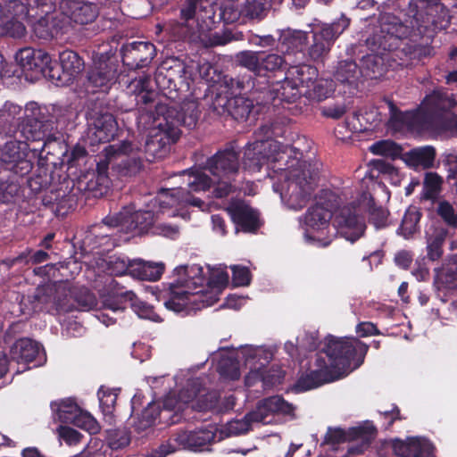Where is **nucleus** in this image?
Here are the masks:
<instances>
[{
	"mask_svg": "<svg viewBox=\"0 0 457 457\" xmlns=\"http://www.w3.org/2000/svg\"><path fill=\"white\" fill-rule=\"evenodd\" d=\"M288 128L281 122L265 124L259 129V137L248 144L244 151L243 165L245 170L260 171L264 164L284 178L281 199L288 208L301 210L309 202L319 178V163L310 162L292 155L288 144L278 140L285 137Z\"/></svg>",
	"mask_w": 457,
	"mask_h": 457,
	"instance_id": "f257e3e1",
	"label": "nucleus"
},
{
	"mask_svg": "<svg viewBox=\"0 0 457 457\" xmlns=\"http://www.w3.org/2000/svg\"><path fill=\"white\" fill-rule=\"evenodd\" d=\"M368 350L369 345L356 337L328 335L325 347L317 354V369L301 376L296 386L307 391L345 377L364 362Z\"/></svg>",
	"mask_w": 457,
	"mask_h": 457,
	"instance_id": "f03ea898",
	"label": "nucleus"
},
{
	"mask_svg": "<svg viewBox=\"0 0 457 457\" xmlns=\"http://www.w3.org/2000/svg\"><path fill=\"white\" fill-rule=\"evenodd\" d=\"M411 16L402 21L395 15L382 18L380 30L374 36L378 49L390 51L398 46L399 38L426 33L428 38L446 29L451 24L449 10L438 0H415L411 3Z\"/></svg>",
	"mask_w": 457,
	"mask_h": 457,
	"instance_id": "7ed1b4c3",
	"label": "nucleus"
},
{
	"mask_svg": "<svg viewBox=\"0 0 457 457\" xmlns=\"http://www.w3.org/2000/svg\"><path fill=\"white\" fill-rule=\"evenodd\" d=\"M240 148L237 141L228 142L223 148L208 157L204 169L215 179H212L202 170H187V186L189 192L207 191L212 187L215 198H225L237 190L235 184L240 170Z\"/></svg>",
	"mask_w": 457,
	"mask_h": 457,
	"instance_id": "20e7f679",
	"label": "nucleus"
},
{
	"mask_svg": "<svg viewBox=\"0 0 457 457\" xmlns=\"http://www.w3.org/2000/svg\"><path fill=\"white\" fill-rule=\"evenodd\" d=\"M179 278L172 282L164 284L162 297L167 309L175 312L185 311L194 297L204 291V285L225 286L228 283V275L226 271L217 273L209 281L204 276L203 267L198 264L191 266L182 265L175 268Z\"/></svg>",
	"mask_w": 457,
	"mask_h": 457,
	"instance_id": "39448f33",
	"label": "nucleus"
},
{
	"mask_svg": "<svg viewBox=\"0 0 457 457\" xmlns=\"http://www.w3.org/2000/svg\"><path fill=\"white\" fill-rule=\"evenodd\" d=\"M456 105L453 94L442 87L436 88L426 96L412 119L423 129L457 132V114L452 112Z\"/></svg>",
	"mask_w": 457,
	"mask_h": 457,
	"instance_id": "423d86ee",
	"label": "nucleus"
},
{
	"mask_svg": "<svg viewBox=\"0 0 457 457\" xmlns=\"http://www.w3.org/2000/svg\"><path fill=\"white\" fill-rule=\"evenodd\" d=\"M138 122L152 126L153 129L146 137L144 145L145 160L154 162L158 159L164 158L170 150V145L175 144L180 137V129L176 127V120L165 122L161 120L160 116L154 111H140Z\"/></svg>",
	"mask_w": 457,
	"mask_h": 457,
	"instance_id": "0eeeda50",
	"label": "nucleus"
},
{
	"mask_svg": "<svg viewBox=\"0 0 457 457\" xmlns=\"http://www.w3.org/2000/svg\"><path fill=\"white\" fill-rule=\"evenodd\" d=\"M215 439L214 430L201 427L191 431H182L171 436L167 441L154 449L150 457H167L174 453L181 447L202 448L211 444Z\"/></svg>",
	"mask_w": 457,
	"mask_h": 457,
	"instance_id": "6e6552de",
	"label": "nucleus"
},
{
	"mask_svg": "<svg viewBox=\"0 0 457 457\" xmlns=\"http://www.w3.org/2000/svg\"><path fill=\"white\" fill-rule=\"evenodd\" d=\"M88 137L91 144L110 142L118 131V123L113 114L96 104L87 107L86 112Z\"/></svg>",
	"mask_w": 457,
	"mask_h": 457,
	"instance_id": "1a4fd4ad",
	"label": "nucleus"
},
{
	"mask_svg": "<svg viewBox=\"0 0 457 457\" xmlns=\"http://www.w3.org/2000/svg\"><path fill=\"white\" fill-rule=\"evenodd\" d=\"M33 169L30 149L26 141L8 140L0 148V170L27 176Z\"/></svg>",
	"mask_w": 457,
	"mask_h": 457,
	"instance_id": "9d476101",
	"label": "nucleus"
},
{
	"mask_svg": "<svg viewBox=\"0 0 457 457\" xmlns=\"http://www.w3.org/2000/svg\"><path fill=\"white\" fill-rule=\"evenodd\" d=\"M2 12L4 25L11 30L12 25L19 23L25 29L23 21L36 19L39 14V10L45 12L54 11L55 4L54 0H9L3 5Z\"/></svg>",
	"mask_w": 457,
	"mask_h": 457,
	"instance_id": "9b49d317",
	"label": "nucleus"
},
{
	"mask_svg": "<svg viewBox=\"0 0 457 457\" xmlns=\"http://www.w3.org/2000/svg\"><path fill=\"white\" fill-rule=\"evenodd\" d=\"M15 59L26 79L33 81L45 78L50 80L52 58L48 53L41 49L24 47L16 53Z\"/></svg>",
	"mask_w": 457,
	"mask_h": 457,
	"instance_id": "f8f14e48",
	"label": "nucleus"
},
{
	"mask_svg": "<svg viewBox=\"0 0 457 457\" xmlns=\"http://www.w3.org/2000/svg\"><path fill=\"white\" fill-rule=\"evenodd\" d=\"M187 65L177 57L165 59L154 74L155 84L164 95L179 91L187 82Z\"/></svg>",
	"mask_w": 457,
	"mask_h": 457,
	"instance_id": "ddd939ff",
	"label": "nucleus"
},
{
	"mask_svg": "<svg viewBox=\"0 0 457 457\" xmlns=\"http://www.w3.org/2000/svg\"><path fill=\"white\" fill-rule=\"evenodd\" d=\"M132 144L129 141H121L116 145H110L104 148V159L96 163V172L87 182V189L91 191L94 196H102L107 193L111 180L108 177L109 166L114 162L118 151H131Z\"/></svg>",
	"mask_w": 457,
	"mask_h": 457,
	"instance_id": "4468645a",
	"label": "nucleus"
},
{
	"mask_svg": "<svg viewBox=\"0 0 457 457\" xmlns=\"http://www.w3.org/2000/svg\"><path fill=\"white\" fill-rule=\"evenodd\" d=\"M104 221L111 226H120V231L131 233L133 236L149 232L153 234L156 223L154 212L148 210H139L133 213L120 212L106 216Z\"/></svg>",
	"mask_w": 457,
	"mask_h": 457,
	"instance_id": "2eb2a0df",
	"label": "nucleus"
},
{
	"mask_svg": "<svg viewBox=\"0 0 457 457\" xmlns=\"http://www.w3.org/2000/svg\"><path fill=\"white\" fill-rule=\"evenodd\" d=\"M59 62L52 60L50 81L57 87L68 86L73 83L76 77L85 68V62L73 50L66 49L60 53Z\"/></svg>",
	"mask_w": 457,
	"mask_h": 457,
	"instance_id": "dca6fc26",
	"label": "nucleus"
},
{
	"mask_svg": "<svg viewBox=\"0 0 457 457\" xmlns=\"http://www.w3.org/2000/svg\"><path fill=\"white\" fill-rule=\"evenodd\" d=\"M109 294L113 299H107L105 306L114 312L125 310L127 305L140 318L150 319L154 312L152 306L140 301L133 291L126 290L114 279L110 283Z\"/></svg>",
	"mask_w": 457,
	"mask_h": 457,
	"instance_id": "f3484780",
	"label": "nucleus"
},
{
	"mask_svg": "<svg viewBox=\"0 0 457 457\" xmlns=\"http://www.w3.org/2000/svg\"><path fill=\"white\" fill-rule=\"evenodd\" d=\"M120 54L123 65L136 71L151 64L156 56V48L148 41H133L123 44Z\"/></svg>",
	"mask_w": 457,
	"mask_h": 457,
	"instance_id": "a211bd4d",
	"label": "nucleus"
},
{
	"mask_svg": "<svg viewBox=\"0 0 457 457\" xmlns=\"http://www.w3.org/2000/svg\"><path fill=\"white\" fill-rule=\"evenodd\" d=\"M80 195L79 187L62 185L44 195L42 204L56 216L64 217L76 208Z\"/></svg>",
	"mask_w": 457,
	"mask_h": 457,
	"instance_id": "6ab92c4d",
	"label": "nucleus"
},
{
	"mask_svg": "<svg viewBox=\"0 0 457 457\" xmlns=\"http://www.w3.org/2000/svg\"><path fill=\"white\" fill-rule=\"evenodd\" d=\"M156 115L160 116L161 120L165 122V120H176V127L184 126L188 129L195 128L200 117V110L198 104L195 101L184 102L180 107V111L174 108H169L167 104L156 103L154 104V111Z\"/></svg>",
	"mask_w": 457,
	"mask_h": 457,
	"instance_id": "aec40b11",
	"label": "nucleus"
},
{
	"mask_svg": "<svg viewBox=\"0 0 457 457\" xmlns=\"http://www.w3.org/2000/svg\"><path fill=\"white\" fill-rule=\"evenodd\" d=\"M237 231L255 234L262 226L260 212L243 200H232L226 207Z\"/></svg>",
	"mask_w": 457,
	"mask_h": 457,
	"instance_id": "412c9836",
	"label": "nucleus"
},
{
	"mask_svg": "<svg viewBox=\"0 0 457 457\" xmlns=\"http://www.w3.org/2000/svg\"><path fill=\"white\" fill-rule=\"evenodd\" d=\"M350 25V20L342 16L338 21L325 25L312 35L313 44L309 49V54L313 60H319L330 50L336 38Z\"/></svg>",
	"mask_w": 457,
	"mask_h": 457,
	"instance_id": "4be33fe9",
	"label": "nucleus"
},
{
	"mask_svg": "<svg viewBox=\"0 0 457 457\" xmlns=\"http://www.w3.org/2000/svg\"><path fill=\"white\" fill-rule=\"evenodd\" d=\"M60 10L71 24L79 26L93 23L100 12L96 4L87 0H62Z\"/></svg>",
	"mask_w": 457,
	"mask_h": 457,
	"instance_id": "5701e85b",
	"label": "nucleus"
},
{
	"mask_svg": "<svg viewBox=\"0 0 457 457\" xmlns=\"http://www.w3.org/2000/svg\"><path fill=\"white\" fill-rule=\"evenodd\" d=\"M333 225L346 240L354 243L364 234L366 225L355 213V211L348 206H344L335 214Z\"/></svg>",
	"mask_w": 457,
	"mask_h": 457,
	"instance_id": "b1692460",
	"label": "nucleus"
},
{
	"mask_svg": "<svg viewBox=\"0 0 457 457\" xmlns=\"http://www.w3.org/2000/svg\"><path fill=\"white\" fill-rule=\"evenodd\" d=\"M11 358L18 363H31L37 367L46 359L43 349L38 343L30 338H21L11 347Z\"/></svg>",
	"mask_w": 457,
	"mask_h": 457,
	"instance_id": "393cba45",
	"label": "nucleus"
},
{
	"mask_svg": "<svg viewBox=\"0 0 457 457\" xmlns=\"http://www.w3.org/2000/svg\"><path fill=\"white\" fill-rule=\"evenodd\" d=\"M428 35L426 33H420V35H408L399 38L398 46L403 39H409V42L403 47V52L411 61H422L425 58H428L434 55V47L431 46L434 37H428ZM394 51V49H392ZM391 52V50L389 51Z\"/></svg>",
	"mask_w": 457,
	"mask_h": 457,
	"instance_id": "a878e982",
	"label": "nucleus"
},
{
	"mask_svg": "<svg viewBox=\"0 0 457 457\" xmlns=\"http://www.w3.org/2000/svg\"><path fill=\"white\" fill-rule=\"evenodd\" d=\"M393 451L400 457H435L434 446L420 437H408L406 441L395 439Z\"/></svg>",
	"mask_w": 457,
	"mask_h": 457,
	"instance_id": "bb28decb",
	"label": "nucleus"
},
{
	"mask_svg": "<svg viewBox=\"0 0 457 457\" xmlns=\"http://www.w3.org/2000/svg\"><path fill=\"white\" fill-rule=\"evenodd\" d=\"M299 87L286 77L282 81H278L269 91L270 104L278 106L284 104H295L301 97Z\"/></svg>",
	"mask_w": 457,
	"mask_h": 457,
	"instance_id": "cd10ccee",
	"label": "nucleus"
},
{
	"mask_svg": "<svg viewBox=\"0 0 457 457\" xmlns=\"http://www.w3.org/2000/svg\"><path fill=\"white\" fill-rule=\"evenodd\" d=\"M72 303H67L61 299L55 300V305L58 312H71L74 310L89 311L96 306V298L87 288L81 287L76 290L72 296Z\"/></svg>",
	"mask_w": 457,
	"mask_h": 457,
	"instance_id": "c85d7f7f",
	"label": "nucleus"
},
{
	"mask_svg": "<svg viewBox=\"0 0 457 457\" xmlns=\"http://www.w3.org/2000/svg\"><path fill=\"white\" fill-rule=\"evenodd\" d=\"M240 0H227L216 10L212 9V15L208 16L206 26L211 29L216 22L223 21L225 24L234 23L240 19L243 21V12Z\"/></svg>",
	"mask_w": 457,
	"mask_h": 457,
	"instance_id": "c756f323",
	"label": "nucleus"
},
{
	"mask_svg": "<svg viewBox=\"0 0 457 457\" xmlns=\"http://www.w3.org/2000/svg\"><path fill=\"white\" fill-rule=\"evenodd\" d=\"M86 87L87 91L108 92L113 86L110 80V74L102 72V63L99 62L96 52L93 54V64L87 71Z\"/></svg>",
	"mask_w": 457,
	"mask_h": 457,
	"instance_id": "7c9ffc66",
	"label": "nucleus"
},
{
	"mask_svg": "<svg viewBox=\"0 0 457 457\" xmlns=\"http://www.w3.org/2000/svg\"><path fill=\"white\" fill-rule=\"evenodd\" d=\"M129 151H118L112 163V171L120 179L134 177L143 169L140 157L128 155Z\"/></svg>",
	"mask_w": 457,
	"mask_h": 457,
	"instance_id": "2f4dec72",
	"label": "nucleus"
},
{
	"mask_svg": "<svg viewBox=\"0 0 457 457\" xmlns=\"http://www.w3.org/2000/svg\"><path fill=\"white\" fill-rule=\"evenodd\" d=\"M283 0H240L243 22L261 21L263 20L273 4H280Z\"/></svg>",
	"mask_w": 457,
	"mask_h": 457,
	"instance_id": "473e14b6",
	"label": "nucleus"
},
{
	"mask_svg": "<svg viewBox=\"0 0 457 457\" xmlns=\"http://www.w3.org/2000/svg\"><path fill=\"white\" fill-rule=\"evenodd\" d=\"M53 12H45L39 10L37 18L29 20L35 35L40 39L49 40L59 34L58 21L54 17Z\"/></svg>",
	"mask_w": 457,
	"mask_h": 457,
	"instance_id": "72a5a7b5",
	"label": "nucleus"
},
{
	"mask_svg": "<svg viewBox=\"0 0 457 457\" xmlns=\"http://www.w3.org/2000/svg\"><path fill=\"white\" fill-rule=\"evenodd\" d=\"M201 0H184L180 7V20L181 21H175L171 25V33L178 37L179 39H183L190 34V28L187 22L194 20L196 16V10L199 6Z\"/></svg>",
	"mask_w": 457,
	"mask_h": 457,
	"instance_id": "f704fd0d",
	"label": "nucleus"
},
{
	"mask_svg": "<svg viewBox=\"0 0 457 457\" xmlns=\"http://www.w3.org/2000/svg\"><path fill=\"white\" fill-rule=\"evenodd\" d=\"M133 93L137 96V104H143L138 109L139 115L142 110L153 111L148 109L147 106L154 104L157 93L152 89L151 77L149 75H143L138 79H135L130 84Z\"/></svg>",
	"mask_w": 457,
	"mask_h": 457,
	"instance_id": "c9c22d12",
	"label": "nucleus"
},
{
	"mask_svg": "<svg viewBox=\"0 0 457 457\" xmlns=\"http://www.w3.org/2000/svg\"><path fill=\"white\" fill-rule=\"evenodd\" d=\"M26 176H16L12 172L0 170V203L9 204L14 202L21 189Z\"/></svg>",
	"mask_w": 457,
	"mask_h": 457,
	"instance_id": "e433bc0d",
	"label": "nucleus"
},
{
	"mask_svg": "<svg viewBox=\"0 0 457 457\" xmlns=\"http://www.w3.org/2000/svg\"><path fill=\"white\" fill-rule=\"evenodd\" d=\"M436 155V149L431 145L417 147L406 153L405 162L415 170L419 168L428 170L434 167Z\"/></svg>",
	"mask_w": 457,
	"mask_h": 457,
	"instance_id": "4c0bfd02",
	"label": "nucleus"
},
{
	"mask_svg": "<svg viewBox=\"0 0 457 457\" xmlns=\"http://www.w3.org/2000/svg\"><path fill=\"white\" fill-rule=\"evenodd\" d=\"M319 72L316 67L300 63L297 65H291L286 71V78L290 79L298 87H311V84L317 79Z\"/></svg>",
	"mask_w": 457,
	"mask_h": 457,
	"instance_id": "58836bf2",
	"label": "nucleus"
},
{
	"mask_svg": "<svg viewBox=\"0 0 457 457\" xmlns=\"http://www.w3.org/2000/svg\"><path fill=\"white\" fill-rule=\"evenodd\" d=\"M131 276L140 280L156 281L160 279L163 271L162 263H154L141 260H133Z\"/></svg>",
	"mask_w": 457,
	"mask_h": 457,
	"instance_id": "ea45409f",
	"label": "nucleus"
},
{
	"mask_svg": "<svg viewBox=\"0 0 457 457\" xmlns=\"http://www.w3.org/2000/svg\"><path fill=\"white\" fill-rule=\"evenodd\" d=\"M279 41L287 53H303L308 44V34L302 30L287 29L284 31Z\"/></svg>",
	"mask_w": 457,
	"mask_h": 457,
	"instance_id": "a19ab883",
	"label": "nucleus"
},
{
	"mask_svg": "<svg viewBox=\"0 0 457 457\" xmlns=\"http://www.w3.org/2000/svg\"><path fill=\"white\" fill-rule=\"evenodd\" d=\"M361 75V69L352 59L338 62L333 73L335 79L343 84H353Z\"/></svg>",
	"mask_w": 457,
	"mask_h": 457,
	"instance_id": "79ce46f5",
	"label": "nucleus"
},
{
	"mask_svg": "<svg viewBox=\"0 0 457 457\" xmlns=\"http://www.w3.org/2000/svg\"><path fill=\"white\" fill-rule=\"evenodd\" d=\"M50 258L49 254L44 250L33 252L30 248H26L15 257H9L3 261V264L8 268L16 265L39 264L46 262Z\"/></svg>",
	"mask_w": 457,
	"mask_h": 457,
	"instance_id": "37998d69",
	"label": "nucleus"
},
{
	"mask_svg": "<svg viewBox=\"0 0 457 457\" xmlns=\"http://www.w3.org/2000/svg\"><path fill=\"white\" fill-rule=\"evenodd\" d=\"M436 280L445 288H457V253L449 258L440 269L436 270Z\"/></svg>",
	"mask_w": 457,
	"mask_h": 457,
	"instance_id": "c03bdc74",
	"label": "nucleus"
},
{
	"mask_svg": "<svg viewBox=\"0 0 457 457\" xmlns=\"http://www.w3.org/2000/svg\"><path fill=\"white\" fill-rule=\"evenodd\" d=\"M332 219L333 214L328 209L315 204L308 208L304 221L306 226L312 229H322L328 225Z\"/></svg>",
	"mask_w": 457,
	"mask_h": 457,
	"instance_id": "a18cd8bd",
	"label": "nucleus"
},
{
	"mask_svg": "<svg viewBox=\"0 0 457 457\" xmlns=\"http://www.w3.org/2000/svg\"><path fill=\"white\" fill-rule=\"evenodd\" d=\"M422 212L416 206H410L403 217L401 225L398 228V234L405 239L412 237V236L420 231V220Z\"/></svg>",
	"mask_w": 457,
	"mask_h": 457,
	"instance_id": "49530a36",
	"label": "nucleus"
},
{
	"mask_svg": "<svg viewBox=\"0 0 457 457\" xmlns=\"http://www.w3.org/2000/svg\"><path fill=\"white\" fill-rule=\"evenodd\" d=\"M51 410L54 419L62 423H70L76 419L80 407L71 399L62 400L61 402H52Z\"/></svg>",
	"mask_w": 457,
	"mask_h": 457,
	"instance_id": "de8ad7c7",
	"label": "nucleus"
},
{
	"mask_svg": "<svg viewBox=\"0 0 457 457\" xmlns=\"http://www.w3.org/2000/svg\"><path fill=\"white\" fill-rule=\"evenodd\" d=\"M96 54L99 62L102 63V72L106 75L110 74V80L114 85L121 72L116 52L109 47L106 51L96 52Z\"/></svg>",
	"mask_w": 457,
	"mask_h": 457,
	"instance_id": "09e8293b",
	"label": "nucleus"
},
{
	"mask_svg": "<svg viewBox=\"0 0 457 457\" xmlns=\"http://www.w3.org/2000/svg\"><path fill=\"white\" fill-rule=\"evenodd\" d=\"M249 91L260 93L262 95V101L264 104H270L269 91L271 90L275 83L271 82L270 77L265 72H254L248 75Z\"/></svg>",
	"mask_w": 457,
	"mask_h": 457,
	"instance_id": "8fccbe9b",
	"label": "nucleus"
},
{
	"mask_svg": "<svg viewBox=\"0 0 457 457\" xmlns=\"http://www.w3.org/2000/svg\"><path fill=\"white\" fill-rule=\"evenodd\" d=\"M335 91V84L332 79H317L312 81L311 87L305 91L307 97L318 102L328 98Z\"/></svg>",
	"mask_w": 457,
	"mask_h": 457,
	"instance_id": "3c124183",
	"label": "nucleus"
},
{
	"mask_svg": "<svg viewBox=\"0 0 457 457\" xmlns=\"http://www.w3.org/2000/svg\"><path fill=\"white\" fill-rule=\"evenodd\" d=\"M443 183L444 179L438 173L426 172L423 180L422 199L436 201L442 191Z\"/></svg>",
	"mask_w": 457,
	"mask_h": 457,
	"instance_id": "603ef678",
	"label": "nucleus"
},
{
	"mask_svg": "<svg viewBox=\"0 0 457 457\" xmlns=\"http://www.w3.org/2000/svg\"><path fill=\"white\" fill-rule=\"evenodd\" d=\"M100 409L106 420L112 422L115 411L118 394L115 390L101 386L97 392Z\"/></svg>",
	"mask_w": 457,
	"mask_h": 457,
	"instance_id": "864d4df0",
	"label": "nucleus"
},
{
	"mask_svg": "<svg viewBox=\"0 0 457 457\" xmlns=\"http://www.w3.org/2000/svg\"><path fill=\"white\" fill-rule=\"evenodd\" d=\"M53 181L52 172L47 167L40 166L37 169L33 176L27 179L28 188L32 194H38L47 188Z\"/></svg>",
	"mask_w": 457,
	"mask_h": 457,
	"instance_id": "5fc2aeb1",
	"label": "nucleus"
},
{
	"mask_svg": "<svg viewBox=\"0 0 457 457\" xmlns=\"http://www.w3.org/2000/svg\"><path fill=\"white\" fill-rule=\"evenodd\" d=\"M253 103L242 96H231L228 114L236 120H245L252 112Z\"/></svg>",
	"mask_w": 457,
	"mask_h": 457,
	"instance_id": "6e6d98bb",
	"label": "nucleus"
},
{
	"mask_svg": "<svg viewBox=\"0 0 457 457\" xmlns=\"http://www.w3.org/2000/svg\"><path fill=\"white\" fill-rule=\"evenodd\" d=\"M52 301V287H37L35 292L28 296L30 304L29 311L32 312H42L46 304Z\"/></svg>",
	"mask_w": 457,
	"mask_h": 457,
	"instance_id": "4d7b16f0",
	"label": "nucleus"
},
{
	"mask_svg": "<svg viewBox=\"0 0 457 457\" xmlns=\"http://www.w3.org/2000/svg\"><path fill=\"white\" fill-rule=\"evenodd\" d=\"M370 150L372 154L396 160L401 157L403 148L400 145L391 140H380L375 142Z\"/></svg>",
	"mask_w": 457,
	"mask_h": 457,
	"instance_id": "13d9d810",
	"label": "nucleus"
},
{
	"mask_svg": "<svg viewBox=\"0 0 457 457\" xmlns=\"http://www.w3.org/2000/svg\"><path fill=\"white\" fill-rule=\"evenodd\" d=\"M106 441L112 450L123 449L130 444V432L126 428L108 429Z\"/></svg>",
	"mask_w": 457,
	"mask_h": 457,
	"instance_id": "bf43d9fd",
	"label": "nucleus"
},
{
	"mask_svg": "<svg viewBox=\"0 0 457 457\" xmlns=\"http://www.w3.org/2000/svg\"><path fill=\"white\" fill-rule=\"evenodd\" d=\"M115 228H119L120 229V226H111L105 223L104 219L101 224H96L92 226L87 237H94L92 241H94L93 243L96 245V246H102L111 240L112 230Z\"/></svg>",
	"mask_w": 457,
	"mask_h": 457,
	"instance_id": "052dcab7",
	"label": "nucleus"
},
{
	"mask_svg": "<svg viewBox=\"0 0 457 457\" xmlns=\"http://www.w3.org/2000/svg\"><path fill=\"white\" fill-rule=\"evenodd\" d=\"M268 408V411L275 414L288 415L294 411V407L291 403L285 401L282 396L274 395L262 400V406L261 409Z\"/></svg>",
	"mask_w": 457,
	"mask_h": 457,
	"instance_id": "680f3d73",
	"label": "nucleus"
},
{
	"mask_svg": "<svg viewBox=\"0 0 457 457\" xmlns=\"http://www.w3.org/2000/svg\"><path fill=\"white\" fill-rule=\"evenodd\" d=\"M347 434V441H367L368 443H371L377 434L376 428L370 424L366 423L362 426L353 427L346 430Z\"/></svg>",
	"mask_w": 457,
	"mask_h": 457,
	"instance_id": "e2e57ef3",
	"label": "nucleus"
},
{
	"mask_svg": "<svg viewBox=\"0 0 457 457\" xmlns=\"http://www.w3.org/2000/svg\"><path fill=\"white\" fill-rule=\"evenodd\" d=\"M49 126V123H44L42 121L31 123L22 121L21 133L25 136L27 140L41 141V139L45 138L48 134L47 130Z\"/></svg>",
	"mask_w": 457,
	"mask_h": 457,
	"instance_id": "0e129e2a",
	"label": "nucleus"
},
{
	"mask_svg": "<svg viewBox=\"0 0 457 457\" xmlns=\"http://www.w3.org/2000/svg\"><path fill=\"white\" fill-rule=\"evenodd\" d=\"M25 116L23 121L25 123L39 122L44 123L49 122L48 112L46 106H40L37 103L31 102L26 104Z\"/></svg>",
	"mask_w": 457,
	"mask_h": 457,
	"instance_id": "69168bd1",
	"label": "nucleus"
},
{
	"mask_svg": "<svg viewBox=\"0 0 457 457\" xmlns=\"http://www.w3.org/2000/svg\"><path fill=\"white\" fill-rule=\"evenodd\" d=\"M222 83L226 87V93L231 96H241L243 91H249L248 76H243L242 78L224 76Z\"/></svg>",
	"mask_w": 457,
	"mask_h": 457,
	"instance_id": "338daca9",
	"label": "nucleus"
},
{
	"mask_svg": "<svg viewBox=\"0 0 457 457\" xmlns=\"http://www.w3.org/2000/svg\"><path fill=\"white\" fill-rule=\"evenodd\" d=\"M388 211L382 206H378L371 199L369 204V222L376 228H385L386 226Z\"/></svg>",
	"mask_w": 457,
	"mask_h": 457,
	"instance_id": "774afa93",
	"label": "nucleus"
}]
</instances>
